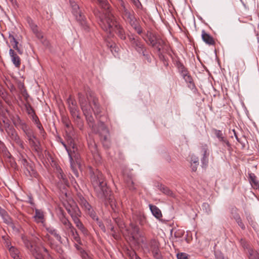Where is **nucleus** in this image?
Segmentation results:
<instances>
[{
  "mask_svg": "<svg viewBox=\"0 0 259 259\" xmlns=\"http://www.w3.org/2000/svg\"><path fill=\"white\" fill-rule=\"evenodd\" d=\"M97 1L101 5L102 7L106 8L107 3L105 0H97Z\"/></svg>",
  "mask_w": 259,
  "mask_h": 259,
  "instance_id": "37998d69",
  "label": "nucleus"
},
{
  "mask_svg": "<svg viewBox=\"0 0 259 259\" xmlns=\"http://www.w3.org/2000/svg\"><path fill=\"white\" fill-rule=\"evenodd\" d=\"M47 231L51 234V235H53L55 238L59 242H61V237L60 235L58 233L57 231L53 228V227H49L47 229Z\"/></svg>",
  "mask_w": 259,
  "mask_h": 259,
  "instance_id": "412c9836",
  "label": "nucleus"
},
{
  "mask_svg": "<svg viewBox=\"0 0 259 259\" xmlns=\"http://www.w3.org/2000/svg\"><path fill=\"white\" fill-rule=\"evenodd\" d=\"M26 21L30 27L34 24L33 20L30 17H27L26 18Z\"/></svg>",
  "mask_w": 259,
  "mask_h": 259,
  "instance_id": "a18cd8bd",
  "label": "nucleus"
},
{
  "mask_svg": "<svg viewBox=\"0 0 259 259\" xmlns=\"http://www.w3.org/2000/svg\"><path fill=\"white\" fill-rule=\"evenodd\" d=\"M184 78L185 80L188 82L191 83L192 79L191 76L187 74H184Z\"/></svg>",
  "mask_w": 259,
  "mask_h": 259,
  "instance_id": "a19ab883",
  "label": "nucleus"
},
{
  "mask_svg": "<svg viewBox=\"0 0 259 259\" xmlns=\"http://www.w3.org/2000/svg\"><path fill=\"white\" fill-rule=\"evenodd\" d=\"M81 256L82 259H89L91 256H90L88 254H87L86 252H83L81 253Z\"/></svg>",
  "mask_w": 259,
  "mask_h": 259,
  "instance_id": "49530a36",
  "label": "nucleus"
},
{
  "mask_svg": "<svg viewBox=\"0 0 259 259\" xmlns=\"http://www.w3.org/2000/svg\"><path fill=\"white\" fill-rule=\"evenodd\" d=\"M69 109L71 113L74 117H78V111L77 110V108L75 105H74L72 103V106L69 105Z\"/></svg>",
  "mask_w": 259,
  "mask_h": 259,
  "instance_id": "cd10ccee",
  "label": "nucleus"
},
{
  "mask_svg": "<svg viewBox=\"0 0 259 259\" xmlns=\"http://www.w3.org/2000/svg\"><path fill=\"white\" fill-rule=\"evenodd\" d=\"M70 3L72 8V13L75 16L76 20L79 22L85 30H88L89 26L87 24L84 16L82 15L79 10V6L75 2L70 1Z\"/></svg>",
  "mask_w": 259,
  "mask_h": 259,
  "instance_id": "20e7f679",
  "label": "nucleus"
},
{
  "mask_svg": "<svg viewBox=\"0 0 259 259\" xmlns=\"http://www.w3.org/2000/svg\"><path fill=\"white\" fill-rule=\"evenodd\" d=\"M66 208L71 215L74 224L80 221L78 218L79 215L80 211L75 203H73L72 205H70L69 207H66Z\"/></svg>",
  "mask_w": 259,
  "mask_h": 259,
  "instance_id": "9d476101",
  "label": "nucleus"
},
{
  "mask_svg": "<svg viewBox=\"0 0 259 259\" xmlns=\"http://www.w3.org/2000/svg\"><path fill=\"white\" fill-rule=\"evenodd\" d=\"M79 101L81 108L86 117L89 126L92 128L94 131L96 132L92 113L93 112H94L95 114H98L100 113V108L98 101L94 99L93 104H91L88 103L85 99L81 96L79 97Z\"/></svg>",
  "mask_w": 259,
  "mask_h": 259,
  "instance_id": "f03ea898",
  "label": "nucleus"
},
{
  "mask_svg": "<svg viewBox=\"0 0 259 259\" xmlns=\"http://www.w3.org/2000/svg\"><path fill=\"white\" fill-rule=\"evenodd\" d=\"M108 227H109V229L112 232V235L113 237L115 239H118L119 238V235L117 233H116V230L114 228V227L112 224H110L108 225Z\"/></svg>",
  "mask_w": 259,
  "mask_h": 259,
  "instance_id": "2f4dec72",
  "label": "nucleus"
},
{
  "mask_svg": "<svg viewBox=\"0 0 259 259\" xmlns=\"http://www.w3.org/2000/svg\"><path fill=\"white\" fill-rule=\"evenodd\" d=\"M27 137L30 145L33 147L35 151H38L39 149V143L35 140V137L29 133L27 134Z\"/></svg>",
  "mask_w": 259,
  "mask_h": 259,
  "instance_id": "2eb2a0df",
  "label": "nucleus"
},
{
  "mask_svg": "<svg viewBox=\"0 0 259 259\" xmlns=\"http://www.w3.org/2000/svg\"><path fill=\"white\" fill-rule=\"evenodd\" d=\"M99 132H100L101 138L103 140V145L104 146H108V144L107 143L106 144V143L107 142L108 140L109 132L103 122H101L100 123Z\"/></svg>",
  "mask_w": 259,
  "mask_h": 259,
  "instance_id": "9b49d317",
  "label": "nucleus"
},
{
  "mask_svg": "<svg viewBox=\"0 0 259 259\" xmlns=\"http://www.w3.org/2000/svg\"><path fill=\"white\" fill-rule=\"evenodd\" d=\"M235 219L238 224V225L243 230L245 229V227L243 222H242V220L240 218V217L239 215H236L235 217Z\"/></svg>",
  "mask_w": 259,
  "mask_h": 259,
  "instance_id": "f704fd0d",
  "label": "nucleus"
},
{
  "mask_svg": "<svg viewBox=\"0 0 259 259\" xmlns=\"http://www.w3.org/2000/svg\"><path fill=\"white\" fill-rule=\"evenodd\" d=\"M6 210L0 207V216H1Z\"/></svg>",
  "mask_w": 259,
  "mask_h": 259,
  "instance_id": "603ef678",
  "label": "nucleus"
},
{
  "mask_svg": "<svg viewBox=\"0 0 259 259\" xmlns=\"http://www.w3.org/2000/svg\"><path fill=\"white\" fill-rule=\"evenodd\" d=\"M38 127L40 129V130H41V126L40 125H38Z\"/></svg>",
  "mask_w": 259,
  "mask_h": 259,
  "instance_id": "4d7b16f0",
  "label": "nucleus"
},
{
  "mask_svg": "<svg viewBox=\"0 0 259 259\" xmlns=\"http://www.w3.org/2000/svg\"><path fill=\"white\" fill-rule=\"evenodd\" d=\"M58 172L59 173L58 178L60 179H62L63 182L65 183H66L65 179L64 176L62 173V170L60 168H59L58 169Z\"/></svg>",
  "mask_w": 259,
  "mask_h": 259,
  "instance_id": "4c0bfd02",
  "label": "nucleus"
},
{
  "mask_svg": "<svg viewBox=\"0 0 259 259\" xmlns=\"http://www.w3.org/2000/svg\"><path fill=\"white\" fill-rule=\"evenodd\" d=\"M130 257L131 259H141V258L137 255L135 251H132L130 252Z\"/></svg>",
  "mask_w": 259,
  "mask_h": 259,
  "instance_id": "58836bf2",
  "label": "nucleus"
},
{
  "mask_svg": "<svg viewBox=\"0 0 259 259\" xmlns=\"http://www.w3.org/2000/svg\"><path fill=\"white\" fill-rule=\"evenodd\" d=\"M12 139L16 142V143L22 149H24L23 143L20 140L19 137L16 133L12 134Z\"/></svg>",
  "mask_w": 259,
  "mask_h": 259,
  "instance_id": "393cba45",
  "label": "nucleus"
},
{
  "mask_svg": "<svg viewBox=\"0 0 259 259\" xmlns=\"http://www.w3.org/2000/svg\"><path fill=\"white\" fill-rule=\"evenodd\" d=\"M92 183L97 196L102 200L111 199L110 191L106 186L104 177L101 173L92 176Z\"/></svg>",
  "mask_w": 259,
  "mask_h": 259,
  "instance_id": "7ed1b4c3",
  "label": "nucleus"
},
{
  "mask_svg": "<svg viewBox=\"0 0 259 259\" xmlns=\"http://www.w3.org/2000/svg\"><path fill=\"white\" fill-rule=\"evenodd\" d=\"M71 235L73 236V239L77 242L79 241V237L78 233H77L75 228L73 229L70 232Z\"/></svg>",
  "mask_w": 259,
  "mask_h": 259,
  "instance_id": "473e14b6",
  "label": "nucleus"
},
{
  "mask_svg": "<svg viewBox=\"0 0 259 259\" xmlns=\"http://www.w3.org/2000/svg\"><path fill=\"white\" fill-rule=\"evenodd\" d=\"M99 24L101 28L107 33L111 34L112 32L115 31L121 39H125L126 35L124 30L115 21L114 17L112 14L108 13L101 17H100Z\"/></svg>",
  "mask_w": 259,
  "mask_h": 259,
  "instance_id": "f257e3e1",
  "label": "nucleus"
},
{
  "mask_svg": "<svg viewBox=\"0 0 259 259\" xmlns=\"http://www.w3.org/2000/svg\"><path fill=\"white\" fill-rule=\"evenodd\" d=\"M60 221L61 223L64 226L66 230L69 232L74 229V227L69 220L62 214L60 217Z\"/></svg>",
  "mask_w": 259,
  "mask_h": 259,
  "instance_id": "ddd939ff",
  "label": "nucleus"
},
{
  "mask_svg": "<svg viewBox=\"0 0 259 259\" xmlns=\"http://www.w3.org/2000/svg\"><path fill=\"white\" fill-rule=\"evenodd\" d=\"M150 44L152 46L156 48L159 51L161 48L160 46L163 43L162 40L157 38L156 36L151 32L148 31L146 34Z\"/></svg>",
  "mask_w": 259,
  "mask_h": 259,
  "instance_id": "1a4fd4ad",
  "label": "nucleus"
},
{
  "mask_svg": "<svg viewBox=\"0 0 259 259\" xmlns=\"http://www.w3.org/2000/svg\"><path fill=\"white\" fill-rule=\"evenodd\" d=\"M9 251L11 256L14 259H21L19 255L20 252L18 249L13 246H11L9 248Z\"/></svg>",
  "mask_w": 259,
  "mask_h": 259,
  "instance_id": "aec40b11",
  "label": "nucleus"
},
{
  "mask_svg": "<svg viewBox=\"0 0 259 259\" xmlns=\"http://www.w3.org/2000/svg\"><path fill=\"white\" fill-rule=\"evenodd\" d=\"M161 191L165 194L171 197H175V194L168 188L162 186L160 189Z\"/></svg>",
  "mask_w": 259,
  "mask_h": 259,
  "instance_id": "bb28decb",
  "label": "nucleus"
},
{
  "mask_svg": "<svg viewBox=\"0 0 259 259\" xmlns=\"http://www.w3.org/2000/svg\"><path fill=\"white\" fill-rule=\"evenodd\" d=\"M46 237L48 238V240H49V236L48 235H46Z\"/></svg>",
  "mask_w": 259,
  "mask_h": 259,
  "instance_id": "bf43d9fd",
  "label": "nucleus"
},
{
  "mask_svg": "<svg viewBox=\"0 0 259 259\" xmlns=\"http://www.w3.org/2000/svg\"><path fill=\"white\" fill-rule=\"evenodd\" d=\"M10 1L12 2L13 0H10Z\"/></svg>",
  "mask_w": 259,
  "mask_h": 259,
  "instance_id": "e2e57ef3",
  "label": "nucleus"
},
{
  "mask_svg": "<svg viewBox=\"0 0 259 259\" xmlns=\"http://www.w3.org/2000/svg\"><path fill=\"white\" fill-rule=\"evenodd\" d=\"M131 26L134 28V29L137 32L138 34H140L142 33V29L139 25L138 21Z\"/></svg>",
  "mask_w": 259,
  "mask_h": 259,
  "instance_id": "72a5a7b5",
  "label": "nucleus"
},
{
  "mask_svg": "<svg viewBox=\"0 0 259 259\" xmlns=\"http://www.w3.org/2000/svg\"><path fill=\"white\" fill-rule=\"evenodd\" d=\"M177 256L178 259H188L187 254L185 253H179Z\"/></svg>",
  "mask_w": 259,
  "mask_h": 259,
  "instance_id": "e433bc0d",
  "label": "nucleus"
},
{
  "mask_svg": "<svg viewBox=\"0 0 259 259\" xmlns=\"http://www.w3.org/2000/svg\"><path fill=\"white\" fill-rule=\"evenodd\" d=\"M149 252H151L156 259H160L161 253L159 248V243L155 239H152L146 247Z\"/></svg>",
  "mask_w": 259,
  "mask_h": 259,
  "instance_id": "423d86ee",
  "label": "nucleus"
},
{
  "mask_svg": "<svg viewBox=\"0 0 259 259\" xmlns=\"http://www.w3.org/2000/svg\"><path fill=\"white\" fill-rule=\"evenodd\" d=\"M34 218L37 223H43L44 221V214L43 211L41 210L35 209Z\"/></svg>",
  "mask_w": 259,
  "mask_h": 259,
  "instance_id": "f3484780",
  "label": "nucleus"
},
{
  "mask_svg": "<svg viewBox=\"0 0 259 259\" xmlns=\"http://www.w3.org/2000/svg\"><path fill=\"white\" fill-rule=\"evenodd\" d=\"M216 259H228L225 257L221 252H217L215 254Z\"/></svg>",
  "mask_w": 259,
  "mask_h": 259,
  "instance_id": "ea45409f",
  "label": "nucleus"
},
{
  "mask_svg": "<svg viewBox=\"0 0 259 259\" xmlns=\"http://www.w3.org/2000/svg\"><path fill=\"white\" fill-rule=\"evenodd\" d=\"M72 148H74V144H72Z\"/></svg>",
  "mask_w": 259,
  "mask_h": 259,
  "instance_id": "680f3d73",
  "label": "nucleus"
},
{
  "mask_svg": "<svg viewBox=\"0 0 259 259\" xmlns=\"http://www.w3.org/2000/svg\"><path fill=\"white\" fill-rule=\"evenodd\" d=\"M149 206L152 214L156 218L160 219L162 217L161 211L156 206L149 204Z\"/></svg>",
  "mask_w": 259,
  "mask_h": 259,
  "instance_id": "dca6fc26",
  "label": "nucleus"
},
{
  "mask_svg": "<svg viewBox=\"0 0 259 259\" xmlns=\"http://www.w3.org/2000/svg\"><path fill=\"white\" fill-rule=\"evenodd\" d=\"M74 173L77 176V172L73 170Z\"/></svg>",
  "mask_w": 259,
  "mask_h": 259,
  "instance_id": "052dcab7",
  "label": "nucleus"
},
{
  "mask_svg": "<svg viewBox=\"0 0 259 259\" xmlns=\"http://www.w3.org/2000/svg\"><path fill=\"white\" fill-rule=\"evenodd\" d=\"M249 259H259V253L252 249L249 250Z\"/></svg>",
  "mask_w": 259,
  "mask_h": 259,
  "instance_id": "c85d7f7f",
  "label": "nucleus"
},
{
  "mask_svg": "<svg viewBox=\"0 0 259 259\" xmlns=\"http://www.w3.org/2000/svg\"><path fill=\"white\" fill-rule=\"evenodd\" d=\"M66 126L69 128L70 127L69 124V123H66Z\"/></svg>",
  "mask_w": 259,
  "mask_h": 259,
  "instance_id": "13d9d810",
  "label": "nucleus"
},
{
  "mask_svg": "<svg viewBox=\"0 0 259 259\" xmlns=\"http://www.w3.org/2000/svg\"><path fill=\"white\" fill-rule=\"evenodd\" d=\"M80 204L84 208V209L89 211L91 209V206L87 202V201L83 197H80L79 199Z\"/></svg>",
  "mask_w": 259,
  "mask_h": 259,
  "instance_id": "4be33fe9",
  "label": "nucleus"
},
{
  "mask_svg": "<svg viewBox=\"0 0 259 259\" xmlns=\"http://www.w3.org/2000/svg\"><path fill=\"white\" fill-rule=\"evenodd\" d=\"M191 168H192V170L194 171H196L197 169V166L198 164H192V163H191Z\"/></svg>",
  "mask_w": 259,
  "mask_h": 259,
  "instance_id": "de8ad7c7",
  "label": "nucleus"
},
{
  "mask_svg": "<svg viewBox=\"0 0 259 259\" xmlns=\"http://www.w3.org/2000/svg\"><path fill=\"white\" fill-rule=\"evenodd\" d=\"M214 134L220 141L226 143L227 144H229V142L224 138L222 131L215 130Z\"/></svg>",
  "mask_w": 259,
  "mask_h": 259,
  "instance_id": "5701e85b",
  "label": "nucleus"
},
{
  "mask_svg": "<svg viewBox=\"0 0 259 259\" xmlns=\"http://www.w3.org/2000/svg\"><path fill=\"white\" fill-rule=\"evenodd\" d=\"M9 38L10 42L13 45V48L16 50L19 54H22L23 50L18 47V42L17 41L14 36L12 35H10Z\"/></svg>",
  "mask_w": 259,
  "mask_h": 259,
  "instance_id": "6ab92c4d",
  "label": "nucleus"
},
{
  "mask_svg": "<svg viewBox=\"0 0 259 259\" xmlns=\"http://www.w3.org/2000/svg\"><path fill=\"white\" fill-rule=\"evenodd\" d=\"M61 143L63 145V146L65 148V149H66V151H67L68 154V155L69 156L70 160H72V157H71V154H70V150L68 149V148H67L66 145L63 142H62Z\"/></svg>",
  "mask_w": 259,
  "mask_h": 259,
  "instance_id": "c03bdc74",
  "label": "nucleus"
},
{
  "mask_svg": "<svg viewBox=\"0 0 259 259\" xmlns=\"http://www.w3.org/2000/svg\"><path fill=\"white\" fill-rule=\"evenodd\" d=\"M28 113L29 114H30L31 113H33V110L30 107V109H28Z\"/></svg>",
  "mask_w": 259,
  "mask_h": 259,
  "instance_id": "5fc2aeb1",
  "label": "nucleus"
},
{
  "mask_svg": "<svg viewBox=\"0 0 259 259\" xmlns=\"http://www.w3.org/2000/svg\"><path fill=\"white\" fill-rule=\"evenodd\" d=\"M107 46L110 48L111 52L112 54L115 56L116 53L118 52V48L116 47L115 44L114 43H110L107 45Z\"/></svg>",
  "mask_w": 259,
  "mask_h": 259,
  "instance_id": "c756f323",
  "label": "nucleus"
},
{
  "mask_svg": "<svg viewBox=\"0 0 259 259\" xmlns=\"http://www.w3.org/2000/svg\"><path fill=\"white\" fill-rule=\"evenodd\" d=\"M249 181L253 189L259 190V182L254 174L251 173L249 174Z\"/></svg>",
  "mask_w": 259,
  "mask_h": 259,
  "instance_id": "a211bd4d",
  "label": "nucleus"
},
{
  "mask_svg": "<svg viewBox=\"0 0 259 259\" xmlns=\"http://www.w3.org/2000/svg\"><path fill=\"white\" fill-rule=\"evenodd\" d=\"M32 236H34V238L33 239V242L35 244L37 243V241L39 240V238L37 236H35L34 235L32 234Z\"/></svg>",
  "mask_w": 259,
  "mask_h": 259,
  "instance_id": "09e8293b",
  "label": "nucleus"
},
{
  "mask_svg": "<svg viewBox=\"0 0 259 259\" xmlns=\"http://www.w3.org/2000/svg\"><path fill=\"white\" fill-rule=\"evenodd\" d=\"M110 205H111V207H112V208L114 210V208H113V202H112V201H111Z\"/></svg>",
  "mask_w": 259,
  "mask_h": 259,
  "instance_id": "6e6d98bb",
  "label": "nucleus"
},
{
  "mask_svg": "<svg viewBox=\"0 0 259 259\" xmlns=\"http://www.w3.org/2000/svg\"><path fill=\"white\" fill-rule=\"evenodd\" d=\"M119 220L118 219H114V222H115V223L119 226V227H120V226L121 225V223L119 222Z\"/></svg>",
  "mask_w": 259,
  "mask_h": 259,
  "instance_id": "8fccbe9b",
  "label": "nucleus"
},
{
  "mask_svg": "<svg viewBox=\"0 0 259 259\" xmlns=\"http://www.w3.org/2000/svg\"><path fill=\"white\" fill-rule=\"evenodd\" d=\"M9 54L11 58L12 62L16 67L19 68L21 64L20 57L15 53L12 49L9 50Z\"/></svg>",
  "mask_w": 259,
  "mask_h": 259,
  "instance_id": "f8f14e48",
  "label": "nucleus"
},
{
  "mask_svg": "<svg viewBox=\"0 0 259 259\" xmlns=\"http://www.w3.org/2000/svg\"><path fill=\"white\" fill-rule=\"evenodd\" d=\"M129 231L131 239L135 244H139L141 242H144V240L139 233V228L138 226L131 224Z\"/></svg>",
  "mask_w": 259,
  "mask_h": 259,
  "instance_id": "0eeeda50",
  "label": "nucleus"
},
{
  "mask_svg": "<svg viewBox=\"0 0 259 259\" xmlns=\"http://www.w3.org/2000/svg\"><path fill=\"white\" fill-rule=\"evenodd\" d=\"M82 223L79 221V222H77L76 223H75V225L77 227H78V226H79L80 225L82 224Z\"/></svg>",
  "mask_w": 259,
  "mask_h": 259,
  "instance_id": "864d4df0",
  "label": "nucleus"
},
{
  "mask_svg": "<svg viewBox=\"0 0 259 259\" xmlns=\"http://www.w3.org/2000/svg\"><path fill=\"white\" fill-rule=\"evenodd\" d=\"M1 217L5 223L8 225H13L12 219L9 217L6 211H5Z\"/></svg>",
  "mask_w": 259,
  "mask_h": 259,
  "instance_id": "b1692460",
  "label": "nucleus"
},
{
  "mask_svg": "<svg viewBox=\"0 0 259 259\" xmlns=\"http://www.w3.org/2000/svg\"><path fill=\"white\" fill-rule=\"evenodd\" d=\"M120 9L123 19L128 22L131 25L137 22L134 16V12H130L126 7L124 2L122 0H119Z\"/></svg>",
  "mask_w": 259,
  "mask_h": 259,
  "instance_id": "39448f33",
  "label": "nucleus"
},
{
  "mask_svg": "<svg viewBox=\"0 0 259 259\" xmlns=\"http://www.w3.org/2000/svg\"><path fill=\"white\" fill-rule=\"evenodd\" d=\"M232 131L234 133V136H235L236 139L237 140L238 142H240V140H239V139H238V137L237 136V134H236V133L235 130H233Z\"/></svg>",
  "mask_w": 259,
  "mask_h": 259,
  "instance_id": "3c124183",
  "label": "nucleus"
},
{
  "mask_svg": "<svg viewBox=\"0 0 259 259\" xmlns=\"http://www.w3.org/2000/svg\"><path fill=\"white\" fill-rule=\"evenodd\" d=\"M129 39L133 48L139 53H142L143 56H145L144 51L145 50L144 45L141 41L135 37L134 35L129 36Z\"/></svg>",
  "mask_w": 259,
  "mask_h": 259,
  "instance_id": "6e6552de",
  "label": "nucleus"
},
{
  "mask_svg": "<svg viewBox=\"0 0 259 259\" xmlns=\"http://www.w3.org/2000/svg\"><path fill=\"white\" fill-rule=\"evenodd\" d=\"M77 228L80 230V231L83 233L84 235H88V230L86 229V228L84 227L83 225L82 224L77 227Z\"/></svg>",
  "mask_w": 259,
  "mask_h": 259,
  "instance_id": "c9c22d12",
  "label": "nucleus"
},
{
  "mask_svg": "<svg viewBox=\"0 0 259 259\" xmlns=\"http://www.w3.org/2000/svg\"><path fill=\"white\" fill-rule=\"evenodd\" d=\"M30 28L38 38L40 39L42 38V35L39 31L37 26L35 24L32 25V26L30 27Z\"/></svg>",
  "mask_w": 259,
  "mask_h": 259,
  "instance_id": "a878e982",
  "label": "nucleus"
},
{
  "mask_svg": "<svg viewBox=\"0 0 259 259\" xmlns=\"http://www.w3.org/2000/svg\"><path fill=\"white\" fill-rule=\"evenodd\" d=\"M209 154L207 152V150L205 149L203 154V158L201 160L202 164L203 165H206L208 162V157Z\"/></svg>",
  "mask_w": 259,
  "mask_h": 259,
  "instance_id": "7c9ffc66",
  "label": "nucleus"
},
{
  "mask_svg": "<svg viewBox=\"0 0 259 259\" xmlns=\"http://www.w3.org/2000/svg\"><path fill=\"white\" fill-rule=\"evenodd\" d=\"M191 163L198 164H199L198 158L196 157H192Z\"/></svg>",
  "mask_w": 259,
  "mask_h": 259,
  "instance_id": "79ce46f5",
  "label": "nucleus"
},
{
  "mask_svg": "<svg viewBox=\"0 0 259 259\" xmlns=\"http://www.w3.org/2000/svg\"><path fill=\"white\" fill-rule=\"evenodd\" d=\"M202 40L209 45H213L214 40L212 36L206 33L204 30H202L201 34Z\"/></svg>",
  "mask_w": 259,
  "mask_h": 259,
  "instance_id": "4468645a",
  "label": "nucleus"
}]
</instances>
